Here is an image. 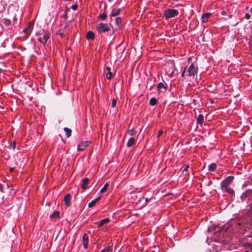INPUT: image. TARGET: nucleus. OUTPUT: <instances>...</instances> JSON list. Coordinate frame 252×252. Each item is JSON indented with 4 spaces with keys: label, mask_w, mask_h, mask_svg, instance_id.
I'll list each match as a JSON object with an SVG mask.
<instances>
[{
    "label": "nucleus",
    "mask_w": 252,
    "mask_h": 252,
    "mask_svg": "<svg viewBox=\"0 0 252 252\" xmlns=\"http://www.w3.org/2000/svg\"><path fill=\"white\" fill-rule=\"evenodd\" d=\"M94 38V34L92 31L88 32L87 33V38L88 40H93Z\"/></svg>",
    "instance_id": "obj_16"
},
{
    "label": "nucleus",
    "mask_w": 252,
    "mask_h": 252,
    "mask_svg": "<svg viewBox=\"0 0 252 252\" xmlns=\"http://www.w3.org/2000/svg\"><path fill=\"white\" fill-rule=\"evenodd\" d=\"M115 22L116 25L119 27L120 28L121 26L122 23V18L121 17H117L115 18Z\"/></svg>",
    "instance_id": "obj_23"
},
{
    "label": "nucleus",
    "mask_w": 252,
    "mask_h": 252,
    "mask_svg": "<svg viewBox=\"0 0 252 252\" xmlns=\"http://www.w3.org/2000/svg\"><path fill=\"white\" fill-rule=\"evenodd\" d=\"M163 133V131L161 130H159L157 135V137H159Z\"/></svg>",
    "instance_id": "obj_34"
},
{
    "label": "nucleus",
    "mask_w": 252,
    "mask_h": 252,
    "mask_svg": "<svg viewBox=\"0 0 252 252\" xmlns=\"http://www.w3.org/2000/svg\"><path fill=\"white\" fill-rule=\"evenodd\" d=\"M134 143H135V138L133 137H131L128 139V140L127 142L126 145L128 147H130L132 146Z\"/></svg>",
    "instance_id": "obj_18"
},
{
    "label": "nucleus",
    "mask_w": 252,
    "mask_h": 252,
    "mask_svg": "<svg viewBox=\"0 0 252 252\" xmlns=\"http://www.w3.org/2000/svg\"><path fill=\"white\" fill-rule=\"evenodd\" d=\"M107 15L106 13H103L102 14L99 15L98 18L102 20H104L107 18Z\"/></svg>",
    "instance_id": "obj_29"
},
{
    "label": "nucleus",
    "mask_w": 252,
    "mask_h": 252,
    "mask_svg": "<svg viewBox=\"0 0 252 252\" xmlns=\"http://www.w3.org/2000/svg\"><path fill=\"white\" fill-rule=\"evenodd\" d=\"M247 237L252 238V231H251L250 234L247 235Z\"/></svg>",
    "instance_id": "obj_40"
},
{
    "label": "nucleus",
    "mask_w": 252,
    "mask_h": 252,
    "mask_svg": "<svg viewBox=\"0 0 252 252\" xmlns=\"http://www.w3.org/2000/svg\"><path fill=\"white\" fill-rule=\"evenodd\" d=\"M60 94H62V92H60V93H59Z\"/></svg>",
    "instance_id": "obj_49"
},
{
    "label": "nucleus",
    "mask_w": 252,
    "mask_h": 252,
    "mask_svg": "<svg viewBox=\"0 0 252 252\" xmlns=\"http://www.w3.org/2000/svg\"><path fill=\"white\" fill-rule=\"evenodd\" d=\"M71 196L70 193L66 194L64 196V204L66 207H69L71 204Z\"/></svg>",
    "instance_id": "obj_8"
},
{
    "label": "nucleus",
    "mask_w": 252,
    "mask_h": 252,
    "mask_svg": "<svg viewBox=\"0 0 252 252\" xmlns=\"http://www.w3.org/2000/svg\"><path fill=\"white\" fill-rule=\"evenodd\" d=\"M211 15V14L210 13H207L203 14L201 17L202 22H206L207 21L208 19L210 18Z\"/></svg>",
    "instance_id": "obj_15"
},
{
    "label": "nucleus",
    "mask_w": 252,
    "mask_h": 252,
    "mask_svg": "<svg viewBox=\"0 0 252 252\" xmlns=\"http://www.w3.org/2000/svg\"><path fill=\"white\" fill-rule=\"evenodd\" d=\"M4 24L5 26H9L11 24V21L8 19H5L4 20Z\"/></svg>",
    "instance_id": "obj_31"
},
{
    "label": "nucleus",
    "mask_w": 252,
    "mask_h": 252,
    "mask_svg": "<svg viewBox=\"0 0 252 252\" xmlns=\"http://www.w3.org/2000/svg\"><path fill=\"white\" fill-rule=\"evenodd\" d=\"M29 30H29V28H26L25 29H24V30H23V32L24 33H26V34H29Z\"/></svg>",
    "instance_id": "obj_35"
},
{
    "label": "nucleus",
    "mask_w": 252,
    "mask_h": 252,
    "mask_svg": "<svg viewBox=\"0 0 252 252\" xmlns=\"http://www.w3.org/2000/svg\"><path fill=\"white\" fill-rule=\"evenodd\" d=\"M110 221L109 219L106 218L104 219H103L97 222V224H98V227H100L102 226L103 225L109 222Z\"/></svg>",
    "instance_id": "obj_13"
},
{
    "label": "nucleus",
    "mask_w": 252,
    "mask_h": 252,
    "mask_svg": "<svg viewBox=\"0 0 252 252\" xmlns=\"http://www.w3.org/2000/svg\"><path fill=\"white\" fill-rule=\"evenodd\" d=\"M116 103H117V100L115 99H113L112 100V102L111 103V106L112 107H115L116 105Z\"/></svg>",
    "instance_id": "obj_32"
},
{
    "label": "nucleus",
    "mask_w": 252,
    "mask_h": 252,
    "mask_svg": "<svg viewBox=\"0 0 252 252\" xmlns=\"http://www.w3.org/2000/svg\"><path fill=\"white\" fill-rule=\"evenodd\" d=\"M148 201H149V199L148 198H146L145 199V201H146V203H147L148 202Z\"/></svg>",
    "instance_id": "obj_45"
},
{
    "label": "nucleus",
    "mask_w": 252,
    "mask_h": 252,
    "mask_svg": "<svg viewBox=\"0 0 252 252\" xmlns=\"http://www.w3.org/2000/svg\"><path fill=\"white\" fill-rule=\"evenodd\" d=\"M234 179V177L229 176L227 177L225 179L223 180L220 184V187L222 190H224V188L229 187V185L232 182Z\"/></svg>",
    "instance_id": "obj_4"
},
{
    "label": "nucleus",
    "mask_w": 252,
    "mask_h": 252,
    "mask_svg": "<svg viewBox=\"0 0 252 252\" xmlns=\"http://www.w3.org/2000/svg\"><path fill=\"white\" fill-rule=\"evenodd\" d=\"M217 168V165L215 163H211L208 167V170L209 171H214Z\"/></svg>",
    "instance_id": "obj_22"
},
{
    "label": "nucleus",
    "mask_w": 252,
    "mask_h": 252,
    "mask_svg": "<svg viewBox=\"0 0 252 252\" xmlns=\"http://www.w3.org/2000/svg\"><path fill=\"white\" fill-rule=\"evenodd\" d=\"M64 131L67 137H69L71 135L72 130L68 127H64Z\"/></svg>",
    "instance_id": "obj_19"
},
{
    "label": "nucleus",
    "mask_w": 252,
    "mask_h": 252,
    "mask_svg": "<svg viewBox=\"0 0 252 252\" xmlns=\"http://www.w3.org/2000/svg\"><path fill=\"white\" fill-rule=\"evenodd\" d=\"M197 124L201 126L204 122V116L202 114H199L196 118Z\"/></svg>",
    "instance_id": "obj_12"
},
{
    "label": "nucleus",
    "mask_w": 252,
    "mask_h": 252,
    "mask_svg": "<svg viewBox=\"0 0 252 252\" xmlns=\"http://www.w3.org/2000/svg\"><path fill=\"white\" fill-rule=\"evenodd\" d=\"M226 11H222L221 12V14H222V15H224L225 14H226Z\"/></svg>",
    "instance_id": "obj_43"
},
{
    "label": "nucleus",
    "mask_w": 252,
    "mask_h": 252,
    "mask_svg": "<svg viewBox=\"0 0 252 252\" xmlns=\"http://www.w3.org/2000/svg\"><path fill=\"white\" fill-rule=\"evenodd\" d=\"M250 11H251V13L252 14V7L251 8Z\"/></svg>",
    "instance_id": "obj_46"
},
{
    "label": "nucleus",
    "mask_w": 252,
    "mask_h": 252,
    "mask_svg": "<svg viewBox=\"0 0 252 252\" xmlns=\"http://www.w3.org/2000/svg\"><path fill=\"white\" fill-rule=\"evenodd\" d=\"M15 146H16V142L15 141H14L13 142V149H14L15 148Z\"/></svg>",
    "instance_id": "obj_42"
},
{
    "label": "nucleus",
    "mask_w": 252,
    "mask_h": 252,
    "mask_svg": "<svg viewBox=\"0 0 252 252\" xmlns=\"http://www.w3.org/2000/svg\"><path fill=\"white\" fill-rule=\"evenodd\" d=\"M113 245L103 249L100 252H112Z\"/></svg>",
    "instance_id": "obj_27"
},
{
    "label": "nucleus",
    "mask_w": 252,
    "mask_h": 252,
    "mask_svg": "<svg viewBox=\"0 0 252 252\" xmlns=\"http://www.w3.org/2000/svg\"><path fill=\"white\" fill-rule=\"evenodd\" d=\"M189 167V165H187L186 167L185 168V169L183 170V172H187L188 171V169Z\"/></svg>",
    "instance_id": "obj_37"
},
{
    "label": "nucleus",
    "mask_w": 252,
    "mask_h": 252,
    "mask_svg": "<svg viewBox=\"0 0 252 252\" xmlns=\"http://www.w3.org/2000/svg\"><path fill=\"white\" fill-rule=\"evenodd\" d=\"M73 10H76L78 8V4L77 3H75V4L71 5L70 7ZM65 12L64 13V18H65V16H66V11L69 10L70 9V7H68V6H65Z\"/></svg>",
    "instance_id": "obj_11"
},
{
    "label": "nucleus",
    "mask_w": 252,
    "mask_h": 252,
    "mask_svg": "<svg viewBox=\"0 0 252 252\" xmlns=\"http://www.w3.org/2000/svg\"><path fill=\"white\" fill-rule=\"evenodd\" d=\"M37 35H42V37H39L38 41L42 44L44 46L47 45L48 40L50 38V33L48 32L42 30L39 33H37Z\"/></svg>",
    "instance_id": "obj_1"
},
{
    "label": "nucleus",
    "mask_w": 252,
    "mask_h": 252,
    "mask_svg": "<svg viewBox=\"0 0 252 252\" xmlns=\"http://www.w3.org/2000/svg\"><path fill=\"white\" fill-rule=\"evenodd\" d=\"M32 26H33V24L31 23L29 24L28 28H29V30H30Z\"/></svg>",
    "instance_id": "obj_39"
},
{
    "label": "nucleus",
    "mask_w": 252,
    "mask_h": 252,
    "mask_svg": "<svg viewBox=\"0 0 252 252\" xmlns=\"http://www.w3.org/2000/svg\"><path fill=\"white\" fill-rule=\"evenodd\" d=\"M252 196V190L248 189L245 192L243 193L241 196V199L242 201H246L247 198L250 199Z\"/></svg>",
    "instance_id": "obj_6"
},
{
    "label": "nucleus",
    "mask_w": 252,
    "mask_h": 252,
    "mask_svg": "<svg viewBox=\"0 0 252 252\" xmlns=\"http://www.w3.org/2000/svg\"><path fill=\"white\" fill-rule=\"evenodd\" d=\"M128 133L130 135H133L135 134L134 130L133 129H132L130 130L129 131H128Z\"/></svg>",
    "instance_id": "obj_33"
},
{
    "label": "nucleus",
    "mask_w": 252,
    "mask_h": 252,
    "mask_svg": "<svg viewBox=\"0 0 252 252\" xmlns=\"http://www.w3.org/2000/svg\"><path fill=\"white\" fill-rule=\"evenodd\" d=\"M0 191L2 192V185L0 183Z\"/></svg>",
    "instance_id": "obj_41"
},
{
    "label": "nucleus",
    "mask_w": 252,
    "mask_h": 252,
    "mask_svg": "<svg viewBox=\"0 0 252 252\" xmlns=\"http://www.w3.org/2000/svg\"><path fill=\"white\" fill-rule=\"evenodd\" d=\"M109 186V184L108 183H106L103 186V187L101 189L100 192L103 193L108 188V186Z\"/></svg>",
    "instance_id": "obj_30"
},
{
    "label": "nucleus",
    "mask_w": 252,
    "mask_h": 252,
    "mask_svg": "<svg viewBox=\"0 0 252 252\" xmlns=\"http://www.w3.org/2000/svg\"><path fill=\"white\" fill-rule=\"evenodd\" d=\"M121 11V8L113 9L112 13L110 14L111 17H115L118 15Z\"/></svg>",
    "instance_id": "obj_14"
},
{
    "label": "nucleus",
    "mask_w": 252,
    "mask_h": 252,
    "mask_svg": "<svg viewBox=\"0 0 252 252\" xmlns=\"http://www.w3.org/2000/svg\"><path fill=\"white\" fill-rule=\"evenodd\" d=\"M244 246L246 248L249 249L250 252H252V243H246Z\"/></svg>",
    "instance_id": "obj_26"
},
{
    "label": "nucleus",
    "mask_w": 252,
    "mask_h": 252,
    "mask_svg": "<svg viewBox=\"0 0 252 252\" xmlns=\"http://www.w3.org/2000/svg\"><path fill=\"white\" fill-rule=\"evenodd\" d=\"M223 190L225 191L226 192H227V193H228L229 194H230L231 195L234 194V192H235L234 190L232 189H231L230 188H229V187L224 188Z\"/></svg>",
    "instance_id": "obj_24"
},
{
    "label": "nucleus",
    "mask_w": 252,
    "mask_h": 252,
    "mask_svg": "<svg viewBox=\"0 0 252 252\" xmlns=\"http://www.w3.org/2000/svg\"><path fill=\"white\" fill-rule=\"evenodd\" d=\"M83 245L85 249H87L88 248V236L87 234L84 233L83 237Z\"/></svg>",
    "instance_id": "obj_10"
},
{
    "label": "nucleus",
    "mask_w": 252,
    "mask_h": 252,
    "mask_svg": "<svg viewBox=\"0 0 252 252\" xmlns=\"http://www.w3.org/2000/svg\"><path fill=\"white\" fill-rule=\"evenodd\" d=\"M157 99L155 97H152L149 100V104L152 106L155 105L157 104Z\"/></svg>",
    "instance_id": "obj_25"
},
{
    "label": "nucleus",
    "mask_w": 252,
    "mask_h": 252,
    "mask_svg": "<svg viewBox=\"0 0 252 252\" xmlns=\"http://www.w3.org/2000/svg\"><path fill=\"white\" fill-rule=\"evenodd\" d=\"M59 211H54L50 217L52 218H58L59 217Z\"/></svg>",
    "instance_id": "obj_28"
},
{
    "label": "nucleus",
    "mask_w": 252,
    "mask_h": 252,
    "mask_svg": "<svg viewBox=\"0 0 252 252\" xmlns=\"http://www.w3.org/2000/svg\"><path fill=\"white\" fill-rule=\"evenodd\" d=\"M245 18L247 20H249L251 18V15L249 13H246L245 14Z\"/></svg>",
    "instance_id": "obj_36"
},
{
    "label": "nucleus",
    "mask_w": 252,
    "mask_h": 252,
    "mask_svg": "<svg viewBox=\"0 0 252 252\" xmlns=\"http://www.w3.org/2000/svg\"><path fill=\"white\" fill-rule=\"evenodd\" d=\"M157 88H158V91H160V92H162V89H164L165 91H166V87L161 82L158 84Z\"/></svg>",
    "instance_id": "obj_20"
},
{
    "label": "nucleus",
    "mask_w": 252,
    "mask_h": 252,
    "mask_svg": "<svg viewBox=\"0 0 252 252\" xmlns=\"http://www.w3.org/2000/svg\"><path fill=\"white\" fill-rule=\"evenodd\" d=\"M244 252H250V251L249 250H247V251H245Z\"/></svg>",
    "instance_id": "obj_47"
},
{
    "label": "nucleus",
    "mask_w": 252,
    "mask_h": 252,
    "mask_svg": "<svg viewBox=\"0 0 252 252\" xmlns=\"http://www.w3.org/2000/svg\"><path fill=\"white\" fill-rule=\"evenodd\" d=\"M90 142L88 141H85L80 143L77 146L78 151H83L86 148L89 146Z\"/></svg>",
    "instance_id": "obj_7"
},
{
    "label": "nucleus",
    "mask_w": 252,
    "mask_h": 252,
    "mask_svg": "<svg viewBox=\"0 0 252 252\" xmlns=\"http://www.w3.org/2000/svg\"><path fill=\"white\" fill-rule=\"evenodd\" d=\"M59 34H60L62 37H63V32H60V33H59Z\"/></svg>",
    "instance_id": "obj_44"
},
{
    "label": "nucleus",
    "mask_w": 252,
    "mask_h": 252,
    "mask_svg": "<svg viewBox=\"0 0 252 252\" xmlns=\"http://www.w3.org/2000/svg\"><path fill=\"white\" fill-rule=\"evenodd\" d=\"M178 14L179 11L177 10L174 9H168L165 11L164 16L166 19H168L177 16Z\"/></svg>",
    "instance_id": "obj_2"
},
{
    "label": "nucleus",
    "mask_w": 252,
    "mask_h": 252,
    "mask_svg": "<svg viewBox=\"0 0 252 252\" xmlns=\"http://www.w3.org/2000/svg\"><path fill=\"white\" fill-rule=\"evenodd\" d=\"M198 70L197 66H195L194 63H192L188 69V76L189 77H194L195 73Z\"/></svg>",
    "instance_id": "obj_5"
},
{
    "label": "nucleus",
    "mask_w": 252,
    "mask_h": 252,
    "mask_svg": "<svg viewBox=\"0 0 252 252\" xmlns=\"http://www.w3.org/2000/svg\"><path fill=\"white\" fill-rule=\"evenodd\" d=\"M185 72H186V68L184 69V71L182 72V73L181 74L182 77H183L185 76Z\"/></svg>",
    "instance_id": "obj_38"
},
{
    "label": "nucleus",
    "mask_w": 252,
    "mask_h": 252,
    "mask_svg": "<svg viewBox=\"0 0 252 252\" xmlns=\"http://www.w3.org/2000/svg\"><path fill=\"white\" fill-rule=\"evenodd\" d=\"M96 30L99 33L108 32L110 31L107 24L100 23L96 26Z\"/></svg>",
    "instance_id": "obj_3"
},
{
    "label": "nucleus",
    "mask_w": 252,
    "mask_h": 252,
    "mask_svg": "<svg viewBox=\"0 0 252 252\" xmlns=\"http://www.w3.org/2000/svg\"><path fill=\"white\" fill-rule=\"evenodd\" d=\"M106 69L108 71V73L106 74V78L108 79H110L112 77V73L111 72V67L107 66L106 67Z\"/></svg>",
    "instance_id": "obj_21"
},
{
    "label": "nucleus",
    "mask_w": 252,
    "mask_h": 252,
    "mask_svg": "<svg viewBox=\"0 0 252 252\" xmlns=\"http://www.w3.org/2000/svg\"><path fill=\"white\" fill-rule=\"evenodd\" d=\"M99 199H100V197H98L96 198L91 201L89 203L88 207L89 208H92V207H94L95 205V204H96V203L99 200Z\"/></svg>",
    "instance_id": "obj_17"
},
{
    "label": "nucleus",
    "mask_w": 252,
    "mask_h": 252,
    "mask_svg": "<svg viewBox=\"0 0 252 252\" xmlns=\"http://www.w3.org/2000/svg\"><path fill=\"white\" fill-rule=\"evenodd\" d=\"M109 1L111 2L113 0H108Z\"/></svg>",
    "instance_id": "obj_48"
},
{
    "label": "nucleus",
    "mask_w": 252,
    "mask_h": 252,
    "mask_svg": "<svg viewBox=\"0 0 252 252\" xmlns=\"http://www.w3.org/2000/svg\"><path fill=\"white\" fill-rule=\"evenodd\" d=\"M89 179L87 178L83 179L80 182V186L82 189H87Z\"/></svg>",
    "instance_id": "obj_9"
}]
</instances>
